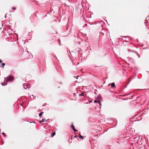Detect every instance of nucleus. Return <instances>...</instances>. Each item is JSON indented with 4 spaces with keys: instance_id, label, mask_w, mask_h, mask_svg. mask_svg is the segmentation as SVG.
Masks as SVG:
<instances>
[{
    "instance_id": "nucleus-1",
    "label": "nucleus",
    "mask_w": 149,
    "mask_h": 149,
    "mask_svg": "<svg viewBox=\"0 0 149 149\" xmlns=\"http://www.w3.org/2000/svg\"><path fill=\"white\" fill-rule=\"evenodd\" d=\"M14 79V77L12 75H10L7 78L6 82L11 81Z\"/></svg>"
},
{
    "instance_id": "nucleus-2",
    "label": "nucleus",
    "mask_w": 149,
    "mask_h": 149,
    "mask_svg": "<svg viewBox=\"0 0 149 149\" xmlns=\"http://www.w3.org/2000/svg\"><path fill=\"white\" fill-rule=\"evenodd\" d=\"M71 127L72 128L73 130L74 131V132H77L78 131L77 130H76L75 128V127H74V126L73 125H72V126H71Z\"/></svg>"
},
{
    "instance_id": "nucleus-3",
    "label": "nucleus",
    "mask_w": 149,
    "mask_h": 149,
    "mask_svg": "<svg viewBox=\"0 0 149 149\" xmlns=\"http://www.w3.org/2000/svg\"><path fill=\"white\" fill-rule=\"evenodd\" d=\"M79 137L80 139H82L84 138L83 136L81 135L80 134H79Z\"/></svg>"
},
{
    "instance_id": "nucleus-4",
    "label": "nucleus",
    "mask_w": 149,
    "mask_h": 149,
    "mask_svg": "<svg viewBox=\"0 0 149 149\" xmlns=\"http://www.w3.org/2000/svg\"><path fill=\"white\" fill-rule=\"evenodd\" d=\"M111 86L112 87H113L115 86V83H113L111 84Z\"/></svg>"
},
{
    "instance_id": "nucleus-5",
    "label": "nucleus",
    "mask_w": 149,
    "mask_h": 149,
    "mask_svg": "<svg viewBox=\"0 0 149 149\" xmlns=\"http://www.w3.org/2000/svg\"><path fill=\"white\" fill-rule=\"evenodd\" d=\"M5 65V64L4 63H1V65H0V66L3 67Z\"/></svg>"
},
{
    "instance_id": "nucleus-6",
    "label": "nucleus",
    "mask_w": 149,
    "mask_h": 149,
    "mask_svg": "<svg viewBox=\"0 0 149 149\" xmlns=\"http://www.w3.org/2000/svg\"><path fill=\"white\" fill-rule=\"evenodd\" d=\"M46 120L45 119H42L41 121L39 122V123H41L44 122Z\"/></svg>"
},
{
    "instance_id": "nucleus-7",
    "label": "nucleus",
    "mask_w": 149,
    "mask_h": 149,
    "mask_svg": "<svg viewBox=\"0 0 149 149\" xmlns=\"http://www.w3.org/2000/svg\"><path fill=\"white\" fill-rule=\"evenodd\" d=\"M55 132H54L53 133H52V135H51L52 137H53L55 135Z\"/></svg>"
},
{
    "instance_id": "nucleus-8",
    "label": "nucleus",
    "mask_w": 149,
    "mask_h": 149,
    "mask_svg": "<svg viewBox=\"0 0 149 149\" xmlns=\"http://www.w3.org/2000/svg\"><path fill=\"white\" fill-rule=\"evenodd\" d=\"M43 113V112H41L39 114V116L41 117Z\"/></svg>"
},
{
    "instance_id": "nucleus-9",
    "label": "nucleus",
    "mask_w": 149,
    "mask_h": 149,
    "mask_svg": "<svg viewBox=\"0 0 149 149\" xmlns=\"http://www.w3.org/2000/svg\"><path fill=\"white\" fill-rule=\"evenodd\" d=\"M97 103L99 104L101 106V103L100 100H97Z\"/></svg>"
},
{
    "instance_id": "nucleus-10",
    "label": "nucleus",
    "mask_w": 149,
    "mask_h": 149,
    "mask_svg": "<svg viewBox=\"0 0 149 149\" xmlns=\"http://www.w3.org/2000/svg\"><path fill=\"white\" fill-rule=\"evenodd\" d=\"M84 93H82L81 94L79 95V96H84Z\"/></svg>"
},
{
    "instance_id": "nucleus-11",
    "label": "nucleus",
    "mask_w": 149,
    "mask_h": 149,
    "mask_svg": "<svg viewBox=\"0 0 149 149\" xmlns=\"http://www.w3.org/2000/svg\"><path fill=\"white\" fill-rule=\"evenodd\" d=\"M12 8L14 10H15L16 9V8L15 7H12Z\"/></svg>"
},
{
    "instance_id": "nucleus-12",
    "label": "nucleus",
    "mask_w": 149,
    "mask_h": 149,
    "mask_svg": "<svg viewBox=\"0 0 149 149\" xmlns=\"http://www.w3.org/2000/svg\"><path fill=\"white\" fill-rule=\"evenodd\" d=\"M2 134H3L4 136H5L6 135H5V134L4 133H2Z\"/></svg>"
},
{
    "instance_id": "nucleus-13",
    "label": "nucleus",
    "mask_w": 149,
    "mask_h": 149,
    "mask_svg": "<svg viewBox=\"0 0 149 149\" xmlns=\"http://www.w3.org/2000/svg\"><path fill=\"white\" fill-rule=\"evenodd\" d=\"M94 102H97V101L96 100H95L94 101Z\"/></svg>"
},
{
    "instance_id": "nucleus-14",
    "label": "nucleus",
    "mask_w": 149,
    "mask_h": 149,
    "mask_svg": "<svg viewBox=\"0 0 149 149\" xmlns=\"http://www.w3.org/2000/svg\"><path fill=\"white\" fill-rule=\"evenodd\" d=\"M2 61L1 60V59H0V63H1V64L2 63Z\"/></svg>"
},
{
    "instance_id": "nucleus-15",
    "label": "nucleus",
    "mask_w": 149,
    "mask_h": 149,
    "mask_svg": "<svg viewBox=\"0 0 149 149\" xmlns=\"http://www.w3.org/2000/svg\"><path fill=\"white\" fill-rule=\"evenodd\" d=\"M79 77V76H77V78H76V79H77L78 78V77Z\"/></svg>"
},
{
    "instance_id": "nucleus-16",
    "label": "nucleus",
    "mask_w": 149,
    "mask_h": 149,
    "mask_svg": "<svg viewBox=\"0 0 149 149\" xmlns=\"http://www.w3.org/2000/svg\"><path fill=\"white\" fill-rule=\"evenodd\" d=\"M2 86H3V85H4V84H3V83H2Z\"/></svg>"
},
{
    "instance_id": "nucleus-17",
    "label": "nucleus",
    "mask_w": 149,
    "mask_h": 149,
    "mask_svg": "<svg viewBox=\"0 0 149 149\" xmlns=\"http://www.w3.org/2000/svg\"><path fill=\"white\" fill-rule=\"evenodd\" d=\"M77 135H76V136H74V137H75V138H76V137H77Z\"/></svg>"
},
{
    "instance_id": "nucleus-18",
    "label": "nucleus",
    "mask_w": 149,
    "mask_h": 149,
    "mask_svg": "<svg viewBox=\"0 0 149 149\" xmlns=\"http://www.w3.org/2000/svg\"><path fill=\"white\" fill-rule=\"evenodd\" d=\"M75 93H74V95H75Z\"/></svg>"
},
{
    "instance_id": "nucleus-19",
    "label": "nucleus",
    "mask_w": 149,
    "mask_h": 149,
    "mask_svg": "<svg viewBox=\"0 0 149 149\" xmlns=\"http://www.w3.org/2000/svg\"><path fill=\"white\" fill-rule=\"evenodd\" d=\"M21 105H22V103L21 104Z\"/></svg>"
}]
</instances>
